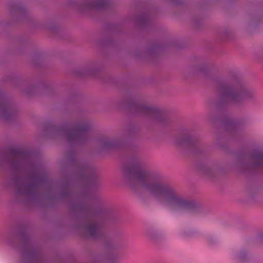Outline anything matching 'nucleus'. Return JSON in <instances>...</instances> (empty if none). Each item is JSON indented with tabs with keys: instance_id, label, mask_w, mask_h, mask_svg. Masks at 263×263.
Segmentation results:
<instances>
[{
	"instance_id": "f03ea898",
	"label": "nucleus",
	"mask_w": 263,
	"mask_h": 263,
	"mask_svg": "<svg viewBox=\"0 0 263 263\" xmlns=\"http://www.w3.org/2000/svg\"><path fill=\"white\" fill-rule=\"evenodd\" d=\"M222 98L227 102L237 103L247 97L248 91L243 87H226L222 91Z\"/></svg>"
},
{
	"instance_id": "39448f33",
	"label": "nucleus",
	"mask_w": 263,
	"mask_h": 263,
	"mask_svg": "<svg viewBox=\"0 0 263 263\" xmlns=\"http://www.w3.org/2000/svg\"><path fill=\"white\" fill-rule=\"evenodd\" d=\"M177 142L179 145L191 146L194 143V139L187 134H184L177 139Z\"/></svg>"
},
{
	"instance_id": "9d476101",
	"label": "nucleus",
	"mask_w": 263,
	"mask_h": 263,
	"mask_svg": "<svg viewBox=\"0 0 263 263\" xmlns=\"http://www.w3.org/2000/svg\"><path fill=\"white\" fill-rule=\"evenodd\" d=\"M28 153L23 150H17L16 151V155L21 157H26L28 156Z\"/></svg>"
},
{
	"instance_id": "1a4fd4ad",
	"label": "nucleus",
	"mask_w": 263,
	"mask_h": 263,
	"mask_svg": "<svg viewBox=\"0 0 263 263\" xmlns=\"http://www.w3.org/2000/svg\"><path fill=\"white\" fill-rule=\"evenodd\" d=\"M107 3L108 0H100L99 2L94 4L92 7L98 9H103L106 7Z\"/></svg>"
},
{
	"instance_id": "423d86ee",
	"label": "nucleus",
	"mask_w": 263,
	"mask_h": 263,
	"mask_svg": "<svg viewBox=\"0 0 263 263\" xmlns=\"http://www.w3.org/2000/svg\"><path fill=\"white\" fill-rule=\"evenodd\" d=\"M253 160L256 166L261 165L263 163V154L260 153L255 154L253 156Z\"/></svg>"
},
{
	"instance_id": "7ed1b4c3",
	"label": "nucleus",
	"mask_w": 263,
	"mask_h": 263,
	"mask_svg": "<svg viewBox=\"0 0 263 263\" xmlns=\"http://www.w3.org/2000/svg\"><path fill=\"white\" fill-rule=\"evenodd\" d=\"M89 129V126L87 124H82L78 125L72 129L68 135L69 141H75L81 138L84 133Z\"/></svg>"
},
{
	"instance_id": "6e6552de",
	"label": "nucleus",
	"mask_w": 263,
	"mask_h": 263,
	"mask_svg": "<svg viewBox=\"0 0 263 263\" xmlns=\"http://www.w3.org/2000/svg\"><path fill=\"white\" fill-rule=\"evenodd\" d=\"M142 111L150 114H155L158 111V109L155 107H153L148 105L142 106Z\"/></svg>"
},
{
	"instance_id": "f257e3e1",
	"label": "nucleus",
	"mask_w": 263,
	"mask_h": 263,
	"mask_svg": "<svg viewBox=\"0 0 263 263\" xmlns=\"http://www.w3.org/2000/svg\"><path fill=\"white\" fill-rule=\"evenodd\" d=\"M125 173L136 185L148 192L159 201L173 209L193 210L196 205L194 201L181 197L172 187L146 171L137 161L127 166Z\"/></svg>"
},
{
	"instance_id": "9b49d317",
	"label": "nucleus",
	"mask_w": 263,
	"mask_h": 263,
	"mask_svg": "<svg viewBox=\"0 0 263 263\" xmlns=\"http://www.w3.org/2000/svg\"><path fill=\"white\" fill-rule=\"evenodd\" d=\"M115 145V142L114 141H108L106 142L104 144V148H112Z\"/></svg>"
},
{
	"instance_id": "0eeeda50",
	"label": "nucleus",
	"mask_w": 263,
	"mask_h": 263,
	"mask_svg": "<svg viewBox=\"0 0 263 263\" xmlns=\"http://www.w3.org/2000/svg\"><path fill=\"white\" fill-rule=\"evenodd\" d=\"M10 109L7 104L5 103H2L0 105V114L2 116L9 115Z\"/></svg>"
},
{
	"instance_id": "20e7f679",
	"label": "nucleus",
	"mask_w": 263,
	"mask_h": 263,
	"mask_svg": "<svg viewBox=\"0 0 263 263\" xmlns=\"http://www.w3.org/2000/svg\"><path fill=\"white\" fill-rule=\"evenodd\" d=\"M86 230L90 236L94 237L99 236L102 231L101 226L96 221L88 223L86 226Z\"/></svg>"
}]
</instances>
